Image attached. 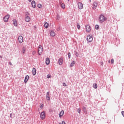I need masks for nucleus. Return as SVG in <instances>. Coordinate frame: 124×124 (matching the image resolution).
<instances>
[{
	"label": "nucleus",
	"instance_id": "f257e3e1",
	"mask_svg": "<svg viewBox=\"0 0 124 124\" xmlns=\"http://www.w3.org/2000/svg\"><path fill=\"white\" fill-rule=\"evenodd\" d=\"M107 20V18L105 17L103 15L101 14L99 16V23H103L105 21Z\"/></svg>",
	"mask_w": 124,
	"mask_h": 124
},
{
	"label": "nucleus",
	"instance_id": "f03ea898",
	"mask_svg": "<svg viewBox=\"0 0 124 124\" xmlns=\"http://www.w3.org/2000/svg\"><path fill=\"white\" fill-rule=\"evenodd\" d=\"M42 52H43V47L41 45L39 46L38 54L39 56H41V54H42Z\"/></svg>",
	"mask_w": 124,
	"mask_h": 124
},
{
	"label": "nucleus",
	"instance_id": "7ed1b4c3",
	"mask_svg": "<svg viewBox=\"0 0 124 124\" xmlns=\"http://www.w3.org/2000/svg\"><path fill=\"white\" fill-rule=\"evenodd\" d=\"M10 17V16L9 15V14L6 15L3 18L4 20V22H5L6 23L7 22H8V19H9Z\"/></svg>",
	"mask_w": 124,
	"mask_h": 124
},
{
	"label": "nucleus",
	"instance_id": "20e7f679",
	"mask_svg": "<svg viewBox=\"0 0 124 124\" xmlns=\"http://www.w3.org/2000/svg\"><path fill=\"white\" fill-rule=\"evenodd\" d=\"M87 40L88 42H92V41H93V36H92V35L88 36L87 37Z\"/></svg>",
	"mask_w": 124,
	"mask_h": 124
},
{
	"label": "nucleus",
	"instance_id": "39448f33",
	"mask_svg": "<svg viewBox=\"0 0 124 124\" xmlns=\"http://www.w3.org/2000/svg\"><path fill=\"white\" fill-rule=\"evenodd\" d=\"M86 28V31L87 32H90L91 31V26L89 25H87L85 26Z\"/></svg>",
	"mask_w": 124,
	"mask_h": 124
},
{
	"label": "nucleus",
	"instance_id": "423d86ee",
	"mask_svg": "<svg viewBox=\"0 0 124 124\" xmlns=\"http://www.w3.org/2000/svg\"><path fill=\"white\" fill-rule=\"evenodd\" d=\"M45 111H44L41 113L40 118L42 120H44V119H45Z\"/></svg>",
	"mask_w": 124,
	"mask_h": 124
},
{
	"label": "nucleus",
	"instance_id": "0eeeda50",
	"mask_svg": "<svg viewBox=\"0 0 124 124\" xmlns=\"http://www.w3.org/2000/svg\"><path fill=\"white\" fill-rule=\"evenodd\" d=\"M23 39L24 38H23V36L21 35L18 36V40L20 43H23Z\"/></svg>",
	"mask_w": 124,
	"mask_h": 124
},
{
	"label": "nucleus",
	"instance_id": "6e6552de",
	"mask_svg": "<svg viewBox=\"0 0 124 124\" xmlns=\"http://www.w3.org/2000/svg\"><path fill=\"white\" fill-rule=\"evenodd\" d=\"M97 7V2H94L93 4V9L95 10V9Z\"/></svg>",
	"mask_w": 124,
	"mask_h": 124
},
{
	"label": "nucleus",
	"instance_id": "1a4fd4ad",
	"mask_svg": "<svg viewBox=\"0 0 124 124\" xmlns=\"http://www.w3.org/2000/svg\"><path fill=\"white\" fill-rule=\"evenodd\" d=\"M63 62V60L62 59V58H61L58 60V63L59 65H62Z\"/></svg>",
	"mask_w": 124,
	"mask_h": 124
},
{
	"label": "nucleus",
	"instance_id": "9d476101",
	"mask_svg": "<svg viewBox=\"0 0 124 124\" xmlns=\"http://www.w3.org/2000/svg\"><path fill=\"white\" fill-rule=\"evenodd\" d=\"M78 9H83V3L82 2H78Z\"/></svg>",
	"mask_w": 124,
	"mask_h": 124
},
{
	"label": "nucleus",
	"instance_id": "9b49d317",
	"mask_svg": "<svg viewBox=\"0 0 124 124\" xmlns=\"http://www.w3.org/2000/svg\"><path fill=\"white\" fill-rule=\"evenodd\" d=\"M46 99L48 101H50V93L49 92L46 93Z\"/></svg>",
	"mask_w": 124,
	"mask_h": 124
},
{
	"label": "nucleus",
	"instance_id": "f8f14e48",
	"mask_svg": "<svg viewBox=\"0 0 124 124\" xmlns=\"http://www.w3.org/2000/svg\"><path fill=\"white\" fill-rule=\"evenodd\" d=\"M60 4L61 5V7H62V9L65 8V4H64V3L62 2V1H60Z\"/></svg>",
	"mask_w": 124,
	"mask_h": 124
},
{
	"label": "nucleus",
	"instance_id": "ddd939ff",
	"mask_svg": "<svg viewBox=\"0 0 124 124\" xmlns=\"http://www.w3.org/2000/svg\"><path fill=\"white\" fill-rule=\"evenodd\" d=\"M29 78H30V77L29 76V75H27L24 79V83L25 84H27V82H28V80H29Z\"/></svg>",
	"mask_w": 124,
	"mask_h": 124
},
{
	"label": "nucleus",
	"instance_id": "4468645a",
	"mask_svg": "<svg viewBox=\"0 0 124 124\" xmlns=\"http://www.w3.org/2000/svg\"><path fill=\"white\" fill-rule=\"evenodd\" d=\"M46 65H48L50 63V59L46 58Z\"/></svg>",
	"mask_w": 124,
	"mask_h": 124
},
{
	"label": "nucleus",
	"instance_id": "2eb2a0df",
	"mask_svg": "<svg viewBox=\"0 0 124 124\" xmlns=\"http://www.w3.org/2000/svg\"><path fill=\"white\" fill-rule=\"evenodd\" d=\"M25 21H26L27 22H30V21H31V17H30L29 16H25Z\"/></svg>",
	"mask_w": 124,
	"mask_h": 124
},
{
	"label": "nucleus",
	"instance_id": "dca6fc26",
	"mask_svg": "<svg viewBox=\"0 0 124 124\" xmlns=\"http://www.w3.org/2000/svg\"><path fill=\"white\" fill-rule=\"evenodd\" d=\"M50 36H52V37H54V36H55V35L56 34V33H55V31H50Z\"/></svg>",
	"mask_w": 124,
	"mask_h": 124
},
{
	"label": "nucleus",
	"instance_id": "f3484780",
	"mask_svg": "<svg viewBox=\"0 0 124 124\" xmlns=\"http://www.w3.org/2000/svg\"><path fill=\"white\" fill-rule=\"evenodd\" d=\"M31 5H32V7H33V8H35V1L34 0H32L31 2Z\"/></svg>",
	"mask_w": 124,
	"mask_h": 124
},
{
	"label": "nucleus",
	"instance_id": "a211bd4d",
	"mask_svg": "<svg viewBox=\"0 0 124 124\" xmlns=\"http://www.w3.org/2000/svg\"><path fill=\"white\" fill-rule=\"evenodd\" d=\"M63 114H64V111L62 110L59 114L60 118H61V117H62V116H63Z\"/></svg>",
	"mask_w": 124,
	"mask_h": 124
},
{
	"label": "nucleus",
	"instance_id": "6ab92c4d",
	"mask_svg": "<svg viewBox=\"0 0 124 124\" xmlns=\"http://www.w3.org/2000/svg\"><path fill=\"white\" fill-rule=\"evenodd\" d=\"M44 27L46 29H48V28H49V23L45 22L44 24Z\"/></svg>",
	"mask_w": 124,
	"mask_h": 124
},
{
	"label": "nucleus",
	"instance_id": "aec40b11",
	"mask_svg": "<svg viewBox=\"0 0 124 124\" xmlns=\"http://www.w3.org/2000/svg\"><path fill=\"white\" fill-rule=\"evenodd\" d=\"M32 74L33 76L36 74V69L35 68H33L32 69Z\"/></svg>",
	"mask_w": 124,
	"mask_h": 124
},
{
	"label": "nucleus",
	"instance_id": "412c9836",
	"mask_svg": "<svg viewBox=\"0 0 124 124\" xmlns=\"http://www.w3.org/2000/svg\"><path fill=\"white\" fill-rule=\"evenodd\" d=\"M13 24L14 26H15V27H17V20L16 19H14L13 20Z\"/></svg>",
	"mask_w": 124,
	"mask_h": 124
},
{
	"label": "nucleus",
	"instance_id": "4be33fe9",
	"mask_svg": "<svg viewBox=\"0 0 124 124\" xmlns=\"http://www.w3.org/2000/svg\"><path fill=\"white\" fill-rule=\"evenodd\" d=\"M82 111L86 114L87 113V108L85 107H82Z\"/></svg>",
	"mask_w": 124,
	"mask_h": 124
},
{
	"label": "nucleus",
	"instance_id": "5701e85b",
	"mask_svg": "<svg viewBox=\"0 0 124 124\" xmlns=\"http://www.w3.org/2000/svg\"><path fill=\"white\" fill-rule=\"evenodd\" d=\"M74 64H75V62L74 61H73L70 65V67H72L73 66H74Z\"/></svg>",
	"mask_w": 124,
	"mask_h": 124
},
{
	"label": "nucleus",
	"instance_id": "b1692460",
	"mask_svg": "<svg viewBox=\"0 0 124 124\" xmlns=\"http://www.w3.org/2000/svg\"><path fill=\"white\" fill-rule=\"evenodd\" d=\"M95 30H99V25H96L95 26Z\"/></svg>",
	"mask_w": 124,
	"mask_h": 124
},
{
	"label": "nucleus",
	"instance_id": "393cba45",
	"mask_svg": "<svg viewBox=\"0 0 124 124\" xmlns=\"http://www.w3.org/2000/svg\"><path fill=\"white\" fill-rule=\"evenodd\" d=\"M26 52V48L23 47L22 48V53L23 54H24Z\"/></svg>",
	"mask_w": 124,
	"mask_h": 124
},
{
	"label": "nucleus",
	"instance_id": "a878e982",
	"mask_svg": "<svg viewBox=\"0 0 124 124\" xmlns=\"http://www.w3.org/2000/svg\"><path fill=\"white\" fill-rule=\"evenodd\" d=\"M93 88H94V89H97V84H94L93 85Z\"/></svg>",
	"mask_w": 124,
	"mask_h": 124
},
{
	"label": "nucleus",
	"instance_id": "bb28decb",
	"mask_svg": "<svg viewBox=\"0 0 124 124\" xmlns=\"http://www.w3.org/2000/svg\"><path fill=\"white\" fill-rule=\"evenodd\" d=\"M37 7L38 8H41L42 7V5H41V4H38Z\"/></svg>",
	"mask_w": 124,
	"mask_h": 124
},
{
	"label": "nucleus",
	"instance_id": "cd10ccee",
	"mask_svg": "<svg viewBox=\"0 0 124 124\" xmlns=\"http://www.w3.org/2000/svg\"><path fill=\"white\" fill-rule=\"evenodd\" d=\"M61 18V16H60L59 15H57V16H56V20H60V18Z\"/></svg>",
	"mask_w": 124,
	"mask_h": 124
},
{
	"label": "nucleus",
	"instance_id": "c85d7f7f",
	"mask_svg": "<svg viewBox=\"0 0 124 124\" xmlns=\"http://www.w3.org/2000/svg\"><path fill=\"white\" fill-rule=\"evenodd\" d=\"M27 16H30V13L28 12L25 13V17H27Z\"/></svg>",
	"mask_w": 124,
	"mask_h": 124
},
{
	"label": "nucleus",
	"instance_id": "c756f323",
	"mask_svg": "<svg viewBox=\"0 0 124 124\" xmlns=\"http://www.w3.org/2000/svg\"><path fill=\"white\" fill-rule=\"evenodd\" d=\"M68 57L69 59H70V58L71 57V53H70V52L68 53Z\"/></svg>",
	"mask_w": 124,
	"mask_h": 124
},
{
	"label": "nucleus",
	"instance_id": "7c9ffc66",
	"mask_svg": "<svg viewBox=\"0 0 124 124\" xmlns=\"http://www.w3.org/2000/svg\"><path fill=\"white\" fill-rule=\"evenodd\" d=\"M75 56H76V57H78L79 56V53H78V52L75 51Z\"/></svg>",
	"mask_w": 124,
	"mask_h": 124
},
{
	"label": "nucleus",
	"instance_id": "2f4dec72",
	"mask_svg": "<svg viewBox=\"0 0 124 124\" xmlns=\"http://www.w3.org/2000/svg\"><path fill=\"white\" fill-rule=\"evenodd\" d=\"M78 112L80 114L81 113V109L80 108L78 109Z\"/></svg>",
	"mask_w": 124,
	"mask_h": 124
},
{
	"label": "nucleus",
	"instance_id": "473e14b6",
	"mask_svg": "<svg viewBox=\"0 0 124 124\" xmlns=\"http://www.w3.org/2000/svg\"><path fill=\"white\" fill-rule=\"evenodd\" d=\"M62 85H63V86L64 87H67V85H66V83H64V82H63V83H62Z\"/></svg>",
	"mask_w": 124,
	"mask_h": 124
},
{
	"label": "nucleus",
	"instance_id": "72a5a7b5",
	"mask_svg": "<svg viewBox=\"0 0 124 124\" xmlns=\"http://www.w3.org/2000/svg\"><path fill=\"white\" fill-rule=\"evenodd\" d=\"M36 53V52H35V51H33L32 52V54L33 56H34V55H35V54Z\"/></svg>",
	"mask_w": 124,
	"mask_h": 124
},
{
	"label": "nucleus",
	"instance_id": "f704fd0d",
	"mask_svg": "<svg viewBox=\"0 0 124 124\" xmlns=\"http://www.w3.org/2000/svg\"><path fill=\"white\" fill-rule=\"evenodd\" d=\"M46 78H47L48 79H49V78H51V75H47V76H46Z\"/></svg>",
	"mask_w": 124,
	"mask_h": 124
},
{
	"label": "nucleus",
	"instance_id": "c9c22d12",
	"mask_svg": "<svg viewBox=\"0 0 124 124\" xmlns=\"http://www.w3.org/2000/svg\"><path fill=\"white\" fill-rule=\"evenodd\" d=\"M77 28L78 29V30H80V25L78 24V25H77Z\"/></svg>",
	"mask_w": 124,
	"mask_h": 124
},
{
	"label": "nucleus",
	"instance_id": "e433bc0d",
	"mask_svg": "<svg viewBox=\"0 0 124 124\" xmlns=\"http://www.w3.org/2000/svg\"><path fill=\"white\" fill-rule=\"evenodd\" d=\"M111 63L112 64L114 63V60H113V59H111Z\"/></svg>",
	"mask_w": 124,
	"mask_h": 124
},
{
	"label": "nucleus",
	"instance_id": "4c0bfd02",
	"mask_svg": "<svg viewBox=\"0 0 124 124\" xmlns=\"http://www.w3.org/2000/svg\"><path fill=\"white\" fill-rule=\"evenodd\" d=\"M40 108H41V109H42V108H43V104L40 106Z\"/></svg>",
	"mask_w": 124,
	"mask_h": 124
},
{
	"label": "nucleus",
	"instance_id": "58836bf2",
	"mask_svg": "<svg viewBox=\"0 0 124 124\" xmlns=\"http://www.w3.org/2000/svg\"><path fill=\"white\" fill-rule=\"evenodd\" d=\"M122 116L124 117V111H122Z\"/></svg>",
	"mask_w": 124,
	"mask_h": 124
},
{
	"label": "nucleus",
	"instance_id": "ea45409f",
	"mask_svg": "<svg viewBox=\"0 0 124 124\" xmlns=\"http://www.w3.org/2000/svg\"><path fill=\"white\" fill-rule=\"evenodd\" d=\"M62 124H65V122H64V121H62Z\"/></svg>",
	"mask_w": 124,
	"mask_h": 124
},
{
	"label": "nucleus",
	"instance_id": "a19ab883",
	"mask_svg": "<svg viewBox=\"0 0 124 124\" xmlns=\"http://www.w3.org/2000/svg\"><path fill=\"white\" fill-rule=\"evenodd\" d=\"M12 113H10V118H12Z\"/></svg>",
	"mask_w": 124,
	"mask_h": 124
},
{
	"label": "nucleus",
	"instance_id": "79ce46f5",
	"mask_svg": "<svg viewBox=\"0 0 124 124\" xmlns=\"http://www.w3.org/2000/svg\"><path fill=\"white\" fill-rule=\"evenodd\" d=\"M10 65H12V63L11 62H9Z\"/></svg>",
	"mask_w": 124,
	"mask_h": 124
},
{
	"label": "nucleus",
	"instance_id": "37998d69",
	"mask_svg": "<svg viewBox=\"0 0 124 124\" xmlns=\"http://www.w3.org/2000/svg\"><path fill=\"white\" fill-rule=\"evenodd\" d=\"M100 63H101V65H103V62H101Z\"/></svg>",
	"mask_w": 124,
	"mask_h": 124
},
{
	"label": "nucleus",
	"instance_id": "c03bdc74",
	"mask_svg": "<svg viewBox=\"0 0 124 124\" xmlns=\"http://www.w3.org/2000/svg\"><path fill=\"white\" fill-rule=\"evenodd\" d=\"M0 59H2V56L0 55Z\"/></svg>",
	"mask_w": 124,
	"mask_h": 124
},
{
	"label": "nucleus",
	"instance_id": "a18cd8bd",
	"mask_svg": "<svg viewBox=\"0 0 124 124\" xmlns=\"http://www.w3.org/2000/svg\"><path fill=\"white\" fill-rule=\"evenodd\" d=\"M29 1H30V2H31V0H28Z\"/></svg>",
	"mask_w": 124,
	"mask_h": 124
},
{
	"label": "nucleus",
	"instance_id": "49530a36",
	"mask_svg": "<svg viewBox=\"0 0 124 124\" xmlns=\"http://www.w3.org/2000/svg\"><path fill=\"white\" fill-rule=\"evenodd\" d=\"M34 28H36V26H34Z\"/></svg>",
	"mask_w": 124,
	"mask_h": 124
},
{
	"label": "nucleus",
	"instance_id": "de8ad7c7",
	"mask_svg": "<svg viewBox=\"0 0 124 124\" xmlns=\"http://www.w3.org/2000/svg\"><path fill=\"white\" fill-rule=\"evenodd\" d=\"M108 62H110V61H108Z\"/></svg>",
	"mask_w": 124,
	"mask_h": 124
},
{
	"label": "nucleus",
	"instance_id": "09e8293b",
	"mask_svg": "<svg viewBox=\"0 0 124 124\" xmlns=\"http://www.w3.org/2000/svg\"><path fill=\"white\" fill-rule=\"evenodd\" d=\"M68 0V1H69V0Z\"/></svg>",
	"mask_w": 124,
	"mask_h": 124
}]
</instances>
